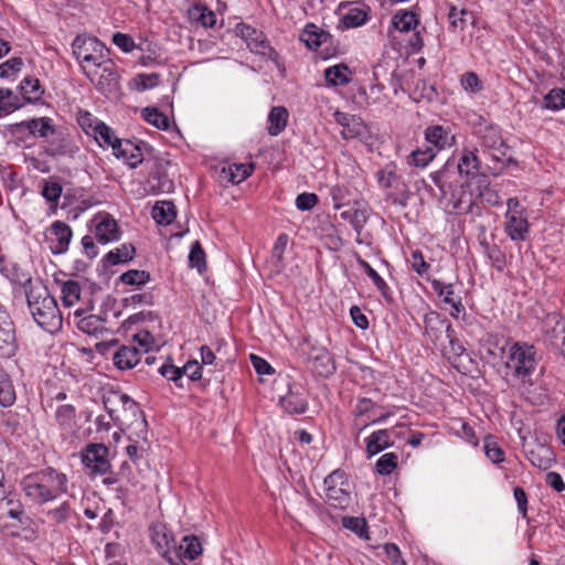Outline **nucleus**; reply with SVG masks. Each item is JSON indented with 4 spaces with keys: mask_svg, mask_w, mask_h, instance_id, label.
Here are the masks:
<instances>
[{
    "mask_svg": "<svg viewBox=\"0 0 565 565\" xmlns=\"http://www.w3.org/2000/svg\"><path fill=\"white\" fill-rule=\"evenodd\" d=\"M67 476L52 467L25 476L21 481L26 498L36 504H44L68 491Z\"/></svg>",
    "mask_w": 565,
    "mask_h": 565,
    "instance_id": "1",
    "label": "nucleus"
},
{
    "mask_svg": "<svg viewBox=\"0 0 565 565\" xmlns=\"http://www.w3.org/2000/svg\"><path fill=\"white\" fill-rule=\"evenodd\" d=\"M24 287L28 306L36 323L50 332L60 328L62 316L55 298L41 284L33 285L31 278Z\"/></svg>",
    "mask_w": 565,
    "mask_h": 565,
    "instance_id": "2",
    "label": "nucleus"
},
{
    "mask_svg": "<svg viewBox=\"0 0 565 565\" xmlns=\"http://www.w3.org/2000/svg\"><path fill=\"white\" fill-rule=\"evenodd\" d=\"M536 348L526 342H514L507 353V376L519 387L530 388L535 382L533 375L537 367Z\"/></svg>",
    "mask_w": 565,
    "mask_h": 565,
    "instance_id": "3",
    "label": "nucleus"
},
{
    "mask_svg": "<svg viewBox=\"0 0 565 565\" xmlns=\"http://www.w3.org/2000/svg\"><path fill=\"white\" fill-rule=\"evenodd\" d=\"M72 47L85 75L96 74V65L108 56L106 46L94 36L78 35L73 41Z\"/></svg>",
    "mask_w": 565,
    "mask_h": 565,
    "instance_id": "4",
    "label": "nucleus"
},
{
    "mask_svg": "<svg viewBox=\"0 0 565 565\" xmlns=\"http://www.w3.org/2000/svg\"><path fill=\"white\" fill-rule=\"evenodd\" d=\"M103 404L110 419L118 426L129 425L139 412L137 403L119 391H110L105 394Z\"/></svg>",
    "mask_w": 565,
    "mask_h": 565,
    "instance_id": "5",
    "label": "nucleus"
},
{
    "mask_svg": "<svg viewBox=\"0 0 565 565\" xmlns=\"http://www.w3.org/2000/svg\"><path fill=\"white\" fill-rule=\"evenodd\" d=\"M306 228H312L315 235L323 241L326 247L330 250H339L343 243L339 231L331 220L330 214H316L303 220Z\"/></svg>",
    "mask_w": 565,
    "mask_h": 565,
    "instance_id": "6",
    "label": "nucleus"
},
{
    "mask_svg": "<svg viewBox=\"0 0 565 565\" xmlns=\"http://www.w3.org/2000/svg\"><path fill=\"white\" fill-rule=\"evenodd\" d=\"M326 497L328 502L338 509L344 510L351 502L349 482L344 471L334 470L324 478Z\"/></svg>",
    "mask_w": 565,
    "mask_h": 565,
    "instance_id": "7",
    "label": "nucleus"
},
{
    "mask_svg": "<svg viewBox=\"0 0 565 565\" xmlns=\"http://www.w3.org/2000/svg\"><path fill=\"white\" fill-rule=\"evenodd\" d=\"M88 230L94 235L96 242L102 245L118 242L122 234L120 226L111 217V214H95Z\"/></svg>",
    "mask_w": 565,
    "mask_h": 565,
    "instance_id": "8",
    "label": "nucleus"
},
{
    "mask_svg": "<svg viewBox=\"0 0 565 565\" xmlns=\"http://www.w3.org/2000/svg\"><path fill=\"white\" fill-rule=\"evenodd\" d=\"M377 180L381 188L386 190L387 199L401 206L405 205L406 185L391 167H386L377 173Z\"/></svg>",
    "mask_w": 565,
    "mask_h": 565,
    "instance_id": "9",
    "label": "nucleus"
},
{
    "mask_svg": "<svg viewBox=\"0 0 565 565\" xmlns=\"http://www.w3.org/2000/svg\"><path fill=\"white\" fill-rule=\"evenodd\" d=\"M108 452L109 449L104 444H89L82 455V461L92 472L104 475L110 468Z\"/></svg>",
    "mask_w": 565,
    "mask_h": 565,
    "instance_id": "10",
    "label": "nucleus"
},
{
    "mask_svg": "<svg viewBox=\"0 0 565 565\" xmlns=\"http://www.w3.org/2000/svg\"><path fill=\"white\" fill-rule=\"evenodd\" d=\"M86 76L103 93L115 89L119 78L116 66L108 56L96 65V74Z\"/></svg>",
    "mask_w": 565,
    "mask_h": 565,
    "instance_id": "11",
    "label": "nucleus"
},
{
    "mask_svg": "<svg viewBox=\"0 0 565 565\" xmlns=\"http://www.w3.org/2000/svg\"><path fill=\"white\" fill-rule=\"evenodd\" d=\"M149 531L151 542L154 544L158 553L172 563L169 554L172 550L177 548V544L171 531L162 522H153Z\"/></svg>",
    "mask_w": 565,
    "mask_h": 565,
    "instance_id": "12",
    "label": "nucleus"
},
{
    "mask_svg": "<svg viewBox=\"0 0 565 565\" xmlns=\"http://www.w3.org/2000/svg\"><path fill=\"white\" fill-rule=\"evenodd\" d=\"M425 331L436 347L445 341L446 334L454 332L450 322L438 312L430 311L424 317Z\"/></svg>",
    "mask_w": 565,
    "mask_h": 565,
    "instance_id": "13",
    "label": "nucleus"
},
{
    "mask_svg": "<svg viewBox=\"0 0 565 565\" xmlns=\"http://www.w3.org/2000/svg\"><path fill=\"white\" fill-rule=\"evenodd\" d=\"M77 147L74 145L70 135L63 131H55L54 135L47 140L45 147V153L53 158L58 157H74L77 151Z\"/></svg>",
    "mask_w": 565,
    "mask_h": 565,
    "instance_id": "14",
    "label": "nucleus"
},
{
    "mask_svg": "<svg viewBox=\"0 0 565 565\" xmlns=\"http://www.w3.org/2000/svg\"><path fill=\"white\" fill-rule=\"evenodd\" d=\"M333 117L342 127L341 135L344 139H353L363 134L364 125L360 117L342 111H335Z\"/></svg>",
    "mask_w": 565,
    "mask_h": 565,
    "instance_id": "15",
    "label": "nucleus"
},
{
    "mask_svg": "<svg viewBox=\"0 0 565 565\" xmlns=\"http://www.w3.org/2000/svg\"><path fill=\"white\" fill-rule=\"evenodd\" d=\"M288 393L280 397L281 407L289 414H302L307 409V398L298 385H288Z\"/></svg>",
    "mask_w": 565,
    "mask_h": 565,
    "instance_id": "16",
    "label": "nucleus"
},
{
    "mask_svg": "<svg viewBox=\"0 0 565 565\" xmlns=\"http://www.w3.org/2000/svg\"><path fill=\"white\" fill-rule=\"evenodd\" d=\"M310 366L313 373L322 377H329L335 372V363L329 351L318 349L309 358Z\"/></svg>",
    "mask_w": 565,
    "mask_h": 565,
    "instance_id": "17",
    "label": "nucleus"
},
{
    "mask_svg": "<svg viewBox=\"0 0 565 565\" xmlns=\"http://www.w3.org/2000/svg\"><path fill=\"white\" fill-rule=\"evenodd\" d=\"M141 359V351L134 344L121 345L113 355L114 365L119 370H130Z\"/></svg>",
    "mask_w": 565,
    "mask_h": 565,
    "instance_id": "18",
    "label": "nucleus"
},
{
    "mask_svg": "<svg viewBox=\"0 0 565 565\" xmlns=\"http://www.w3.org/2000/svg\"><path fill=\"white\" fill-rule=\"evenodd\" d=\"M83 313H84L83 310L75 311V316L77 318H79L76 322V326L79 331H82L86 334H89V335H94L96 338H98L105 331H107V329L104 326V323L106 321L104 318H102L100 316H96V315H88V316L82 317Z\"/></svg>",
    "mask_w": 565,
    "mask_h": 565,
    "instance_id": "19",
    "label": "nucleus"
},
{
    "mask_svg": "<svg viewBox=\"0 0 565 565\" xmlns=\"http://www.w3.org/2000/svg\"><path fill=\"white\" fill-rule=\"evenodd\" d=\"M15 333L13 322L6 311H0V354H10L13 350Z\"/></svg>",
    "mask_w": 565,
    "mask_h": 565,
    "instance_id": "20",
    "label": "nucleus"
},
{
    "mask_svg": "<svg viewBox=\"0 0 565 565\" xmlns=\"http://www.w3.org/2000/svg\"><path fill=\"white\" fill-rule=\"evenodd\" d=\"M236 33L246 41L250 51L264 54L265 50L268 47L263 33L247 24H238L236 26Z\"/></svg>",
    "mask_w": 565,
    "mask_h": 565,
    "instance_id": "21",
    "label": "nucleus"
},
{
    "mask_svg": "<svg viewBox=\"0 0 565 565\" xmlns=\"http://www.w3.org/2000/svg\"><path fill=\"white\" fill-rule=\"evenodd\" d=\"M114 154L117 158H122L131 168L137 167L142 161L140 148L129 140L117 141L114 146Z\"/></svg>",
    "mask_w": 565,
    "mask_h": 565,
    "instance_id": "22",
    "label": "nucleus"
},
{
    "mask_svg": "<svg viewBox=\"0 0 565 565\" xmlns=\"http://www.w3.org/2000/svg\"><path fill=\"white\" fill-rule=\"evenodd\" d=\"M355 259L358 265L364 270L367 277L373 281L376 289L380 291L382 297L387 301H393V295L390 286L385 282V280L377 274V271L359 254H355Z\"/></svg>",
    "mask_w": 565,
    "mask_h": 565,
    "instance_id": "23",
    "label": "nucleus"
},
{
    "mask_svg": "<svg viewBox=\"0 0 565 565\" xmlns=\"http://www.w3.org/2000/svg\"><path fill=\"white\" fill-rule=\"evenodd\" d=\"M425 138L434 149H444L455 143V136L443 126H430L425 130Z\"/></svg>",
    "mask_w": 565,
    "mask_h": 565,
    "instance_id": "24",
    "label": "nucleus"
},
{
    "mask_svg": "<svg viewBox=\"0 0 565 565\" xmlns=\"http://www.w3.org/2000/svg\"><path fill=\"white\" fill-rule=\"evenodd\" d=\"M505 232L512 241H525L529 222L522 214H507Z\"/></svg>",
    "mask_w": 565,
    "mask_h": 565,
    "instance_id": "25",
    "label": "nucleus"
},
{
    "mask_svg": "<svg viewBox=\"0 0 565 565\" xmlns=\"http://www.w3.org/2000/svg\"><path fill=\"white\" fill-rule=\"evenodd\" d=\"M366 443V452L369 457H372L384 449L391 447L393 445L391 438V430L388 429H380L372 433L365 440Z\"/></svg>",
    "mask_w": 565,
    "mask_h": 565,
    "instance_id": "26",
    "label": "nucleus"
},
{
    "mask_svg": "<svg viewBox=\"0 0 565 565\" xmlns=\"http://www.w3.org/2000/svg\"><path fill=\"white\" fill-rule=\"evenodd\" d=\"M136 248L132 244H122L120 247L109 250L103 258L104 266H116L134 259Z\"/></svg>",
    "mask_w": 565,
    "mask_h": 565,
    "instance_id": "27",
    "label": "nucleus"
},
{
    "mask_svg": "<svg viewBox=\"0 0 565 565\" xmlns=\"http://www.w3.org/2000/svg\"><path fill=\"white\" fill-rule=\"evenodd\" d=\"M50 233L52 236H54V239L57 243L53 252L56 254L64 253L67 249L72 238L71 227L63 222L56 221L51 225Z\"/></svg>",
    "mask_w": 565,
    "mask_h": 565,
    "instance_id": "28",
    "label": "nucleus"
},
{
    "mask_svg": "<svg viewBox=\"0 0 565 565\" xmlns=\"http://www.w3.org/2000/svg\"><path fill=\"white\" fill-rule=\"evenodd\" d=\"M457 169L467 179H473L480 173V161L475 152L465 150L459 159Z\"/></svg>",
    "mask_w": 565,
    "mask_h": 565,
    "instance_id": "29",
    "label": "nucleus"
},
{
    "mask_svg": "<svg viewBox=\"0 0 565 565\" xmlns=\"http://www.w3.org/2000/svg\"><path fill=\"white\" fill-rule=\"evenodd\" d=\"M330 38L328 32L320 30L317 25L307 24L301 33L300 40L310 49L318 50V47Z\"/></svg>",
    "mask_w": 565,
    "mask_h": 565,
    "instance_id": "30",
    "label": "nucleus"
},
{
    "mask_svg": "<svg viewBox=\"0 0 565 565\" xmlns=\"http://www.w3.org/2000/svg\"><path fill=\"white\" fill-rule=\"evenodd\" d=\"M450 26L454 32L462 31L468 24H475V15L471 11L466 9L458 10L456 7H451L448 13Z\"/></svg>",
    "mask_w": 565,
    "mask_h": 565,
    "instance_id": "31",
    "label": "nucleus"
},
{
    "mask_svg": "<svg viewBox=\"0 0 565 565\" xmlns=\"http://www.w3.org/2000/svg\"><path fill=\"white\" fill-rule=\"evenodd\" d=\"M253 169V164H232L222 169L221 177L233 184H238L250 175Z\"/></svg>",
    "mask_w": 565,
    "mask_h": 565,
    "instance_id": "32",
    "label": "nucleus"
},
{
    "mask_svg": "<svg viewBox=\"0 0 565 565\" xmlns=\"http://www.w3.org/2000/svg\"><path fill=\"white\" fill-rule=\"evenodd\" d=\"M289 114L285 107H273L268 115V134L270 136L279 135L287 126Z\"/></svg>",
    "mask_w": 565,
    "mask_h": 565,
    "instance_id": "33",
    "label": "nucleus"
},
{
    "mask_svg": "<svg viewBox=\"0 0 565 565\" xmlns=\"http://www.w3.org/2000/svg\"><path fill=\"white\" fill-rule=\"evenodd\" d=\"M351 72L345 64H338L324 71V78L332 86H342L351 81Z\"/></svg>",
    "mask_w": 565,
    "mask_h": 565,
    "instance_id": "34",
    "label": "nucleus"
},
{
    "mask_svg": "<svg viewBox=\"0 0 565 565\" xmlns=\"http://www.w3.org/2000/svg\"><path fill=\"white\" fill-rule=\"evenodd\" d=\"M438 348L448 360L460 358L466 351L462 343L456 338L455 331L446 334L445 341Z\"/></svg>",
    "mask_w": 565,
    "mask_h": 565,
    "instance_id": "35",
    "label": "nucleus"
},
{
    "mask_svg": "<svg viewBox=\"0 0 565 565\" xmlns=\"http://www.w3.org/2000/svg\"><path fill=\"white\" fill-rule=\"evenodd\" d=\"M393 26L401 32H409L418 24L417 17L412 11H397L392 19Z\"/></svg>",
    "mask_w": 565,
    "mask_h": 565,
    "instance_id": "36",
    "label": "nucleus"
},
{
    "mask_svg": "<svg viewBox=\"0 0 565 565\" xmlns=\"http://www.w3.org/2000/svg\"><path fill=\"white\" fill-rule=\"evenodd\" d=\"M81 286L77 281L68 279L61 284V299L65 307L74 306L81 296Z\"/></svg>",
    "mask_w": 565,
    "mask_h": 565,
    "instance_id": "37",
    "label": "nucleus"
},
{
    "mask_svg": "<svg viewBox=\"0 0 565 565\" xmlns=\"http://www.w3.org/2000/svg\"><path fill=\"white\" fill-rule=\"evenodd\" d=\"M180 555L193 561L202 553V544L195 535H185L179 545Z\"/></svg>",
    "mask_w": 565,
    "mask_h": 565,
    "instance_id": "38",
    "label": "nucleus"
},
{
    "mask_svg": "<svg viewBox=\"0 0 565 565\" xmlns=\"http://www.w3.org/2000/svg\"><path fill=\"white\" fill-rule=\"evenodd\" d=\"M94 136L100 146H109L114 149L117 141H122L118 139L114 131L102 121H96L94 126Z\"/></svg>",
    "mask_w": 565,
    "mask_h": 565,
    "instance_id": "39",
    "label": "nucleus"
},
{
    "mask_svg": "<svg viewBox=\"0 0 565 565\" xmlns=\"http://www.w3.org/2000/svg\"><path fill=\"white\" fill-rule=\"evenodd\" d=\"M75 417L76 409L70 404L57 407L55 412V420L64 430H68L75 425Z\"/></svg>",
    "mask_w": 565,
    "mask_h": 565,
    "instance_id": "40",
    "label": "nucleus"
},
{
    "mask_svg": "<svg viewBox=\"0 0 565 565\" xmlns=\"http://www.w3.org/2000/svg\"><path fill=\"white\" fill-rule=\"evenodd\" d=\"M15 402V391L12 381L6 373L0 374V405L10 407Z\"/></svg>",
    "mask_w": 565,
    "mask_h": 565,
    "instance_id": "41",
    "label": "nucleus"
},
{
    "mask_svg": "<svg viewBox=\"0 0 565 565\" xmlns=\"http://www.w3.org/2000/svg\"><path fill=\"white\" fill-rule=\"evenodd\" d=\"M21 104L18 96L9 88H0V117L19 109Z\"/></svg>",
    "mask_w": 565,
    "mask_h": 565,
    "instance_id": "42",
    "label": "nucleus"
},
{
    "mask_svg": "<svg viewBox=\"0 0 565 565\" xmlns=\"http://www.w3.org/2000/svg\"><path fill=\"white\" fill-rule=\"evenodd\" d=\"M189 265L191 268H196L200 274L206 269V255L199 241L191 245L189 253Z\"/></svg>",
    "mask_w": 565,
    "mask_h": 565,
    "instance_id": "43",
    "label": "nucleus"
},
{
    "mask_svg": "<svg viewBox=\"0 0 565 565\" xmlns=\"http://www.w3.org/2000/svg\"><path fill=\"white\" fill-rule=\"evenodd\" d=\"M507 341L495 334H488L484 341L487 354L492 359H501L505 353Z\"/></svg>",
    "mask_w": 565,
    "mask_h": 565,
    "instance_id": "44",
    "label": "nucleus"
},
{
    "mask_svg": "<svg viewBox=\"0 0 565 565\" xmlns=\"http://www.w3.org/2000/svg\"><path fill=\"white\" fill-rule=\"evenodd\" d=\"M142 117L146 121L159 129H168L169 119L168 117L159 111L156 107H146L142 109Z\"/></svg>",
    "mask_w": 565,
    "mask_h": 565,
    "instance_id": "45",
    "label": "nucleus"
},
{
    "mask_svg": "<svg viewBox=\"0 0 565 565\" xmlns=\"http://www.w3.org/2000/svg\"><path fill=\"white\" fill-rule=\"evenodd\" d=\"M435 156L436 149L433 147H427L424 150L416 149L412 151L408 163L417 168H425L435 158Z\"/></svg>",
    "mask_w": 565,
    "mask_h": 565,
    "instance_id": "46",
    "label": "nucleus"
},
{
    "mask_svg": "<svg viewBox=\"0 0 565 565\" xmlns=\"http://www.w3.org/2000/svg\"><path fill=\"white\" fill-rule=\"evenodd\" d=\"M484 454L492 463H501L505 459L503 449L498 445L493 437L488 436L484 439Z\"/></svg>",
    "mask_w": 565,
    "mask_h": 565,
    "instance_id": "47",
    "label": "nucleus"
},
{
    "mask_svg": "<svg viewBox=\"0 0 565 565\" xmlns=\"http://www.w3.org/2000/svg\"><path fill=\"white\" fill-rule=\"evenodd\" d=\"M0 510L3 511L6 516L18 520L21 524H24L23 519L29 520L20 502L13 500L0 501Z\"/></svg>",
    "mask_w": 565,
    "mask_h": 565,
    "instance_id": "48",
    "label": "nucleus"
},
{
    "mask_svg": "<svg viewBox=\"0 0 565 565\" xmlns=\"http://www.w3.org/2000/svg\"><path fill=\"white\" fill-rule=\"evenodd\" d=\"M398 457L394 452H387L381 456L375 465L379 475L388 476L397 468Z\"/></svg>",
    "mask_w": 565,
    "mask_h": 565,
    "instance_id": "49",
    "label": "nucleus"
},
{
    "mask_svg": "<svg viewBox=\"0 0 565 565\" xmlns=\"http://www.w3.org/2000/svg\"><path fill=\"white\" fill-rule=\"evenodd\" d=\"M20 89L26 102L38 100L42 94L39 79L30 76L22 81Z\"/></svg>",
    "mask_w": 565,
    "mask_h": 565,
    "instance_id": "50",
    "label": "nucleus"
},
{
    "mask_svg": "<svg viewBox=\"0 0 565 565\" xmlns=\"http://www.w3.org/2000/svg\"><path fill=\"white\" fill-rule=\"evenodd\" d=\"M119 279L129 286H142L150 280V274L146 270L130 269L121 274Z\"/></svg>",
    "mask_w": 565,
    "mask_h": 565,
    "instance_id": "51",
    "label": "nucleus"
},
{
    "mask_svg": "<svg viewBox=\"0 0 565 565\" xmlns=\"http://www.w3.org/2000/svg\"><path fill=\"white\" fill-rule=\"evenodd\" d=\"M288 235L282 233L280 234L273 248H271V262L274 263V265L276 267H282L284 266V254H285V250L287 248V245H288Z\"/></svg>",
    "mask_w": 565,
    "mask_h": 565,
    "instance_id": "52",
    "label": "nucleus"
},
{
    "mask_svg": "<svg viewBox=\"0 0 565 565\" xmlns=\"http://www.w3.org/2000/svg\"><path fill=\"white\" fill-rule=\"evenodd\" d=\"M367 19V11L363 8H352L343 17V23L347 28H356L362 25Z\"/></svg>",
    "mask_w": 565,
    "mask_h": 565,
    "instance_id": "53",
    "label": "nucleus"
},
{
    "mask_svg": "<svg viewBox=\"0 0 565 565\" xmlns=\"http://www.w3.org/2000/svg\"><path fill=\"white\" fill-rule=\"evenodd\" d=\"M342 525L360 537H367L366 521L363 518L344 516L342 519Z\"/></svg>",
    "mask_w": 565,
    "mask_h": 565,
    "instance_id": "54",
    "label": "nucleus"
},
{
    "mask_svg": "<svg viewBox=\"0 0 565 565\" xmlns=\"http://www.w3.org/2000/svg\"><path fill=\"white\" fill-rule=\"evenodd\" d=\"M546 108H565V89L554 88L544 98Z\"/></svg>",
    "mask_w": 565,
    "mask_h": 565,
    "instance_id": "55",
    "label": "nucleus"
},
{
    "mask_svg": "<svg viewBox=\"0 0 565 565\" xmlns=\"http://www.w3.org/2000/svg\"><path fill=\"white\" fill-rule=\"evenodd\" d=\"M72 514V508L68 501L62 502L58 507L50 510L47 516L51 518L55 523L66 522Z\"/></svg>",
    "mask_w": 565,
    "mask_h": 565,
    "instance_id": "56",
    "label": "nucleus"
},
{
    "mask_svg": "<svg viewBox=\"0 0 565 565\" xmlns=\"http://www.w3.org/2000/svg\"><path fill=\"white\" fill-rule=\"evenodd\" d=\"M433 289L443 297L444 302L448 305H455L458 299L455 298V292L451 284H444L439 280L433 281Z\"/></svg>",
    "mask_w": 565,
    "mask_h": 565,
    "instance_id": "57",
    "label": "nucleus"
},
{
    "mask_svg": "<svg viewBox=\"0 0 565 565\" xmlns=\"http://www.w3.org/2000/svg\"><path fill=\"white\" fill-rule=\"evenodd\" d=\"M159 373L169 381H173L179 387H183L179 381L182 379V370L173 364L164 363L159 367Z\"/></svg>",
    "mask_w": 565,
    "mask_h": 565,
    "instance_id": "58",
    "label": "nucleus"
},
{
    "mask_svg": "<svg viewBox=\"0 0 565 565\" xmlns=\"http://www.w3.org/2000/svg\"><path fill=\"white\" fill-rule=\"evenodd\" d=\"M411 265L412 268L422 277L425 276L430 268V265L424 259L423 253L418 249L412 252Z\"/></svg>",
    "mask_w": 565,
    "mask_h": 565,
    "instance_id": "59",
    "label": "nucleus"
},
{
    "mask_svg": "<svg viewBox=\"0 0 565 565\" xmlns=\"http://www.w3.org/2000/svg\"><path fill=\"white\" fill-rule=\"evenodd\" d=\"M62 194V185L56 181H47L42 189V195L51 203L57 201Z\"/></svg>",
    "mask_w": 565,
    "mask_h": 565,
    "instance_id": "60",
    "label": "nucleus"
},
{
    "mask_svg": "<svg viewBox=\"0 0 565 565\" xmlns=\"http://www.w3.org/2000/svg\"><path fill=\"white\" fill-rule=\"evenodd\" d=\"M487 255L491 260L492 266H494L498 270L503 269L505 266V255L498 246L493 245L487 247Z\"/></svg>",
    "mask_w": 565,
    "mask_h": 565,
    "instance_id": "61",
    "label": "nucleus"
},
{
    "mask_svg": "<svg viewBox=\"0 0 565 565\" xmlns=\"http://www.w3.org/2000/svg\"><path fill=\"white\" fill-rule=\"evenodd\" d=\"M23 65L21 57H12L0 65V76L9 77L11 74L19 72Z\"/></svg>",
    "mask_w": 565,
    "mask_h": 565,
    "instance_id": "62",
    "label": "nucleus"
},
{
    "mask_svg": "<svg viewBox=\"0 0 565 565\" xmlns=\"http://www.w3.org/2000/svg\"><path fill=\"white\" fill-rule=\"evenodd\" d=\"M461 85L466 90H470L472 93L479 92L482 89L481 82L478 75L475 72H468L461 77Z\"/></svg>",
    "mask_w": 565,
    "mask_h": 565,
    "instance_id": "63",
    "label": "nucleus"
},
{
    "mask_svg": "<svg viewBox=\"0 0 565 565\" xmlns=\"http://www.w3.org/2000/svg\"><path fill=\"white\" fill-rule=\"evenodd\" d=\"M382 548L393 565H406V562L401 557V551L396 544L385 543Z\"/></svg>",
    "mask_w": 565,
    "mask_h": 565,
    "instance_id": "64",
    "label": "nucleus"
}]
</instances>
